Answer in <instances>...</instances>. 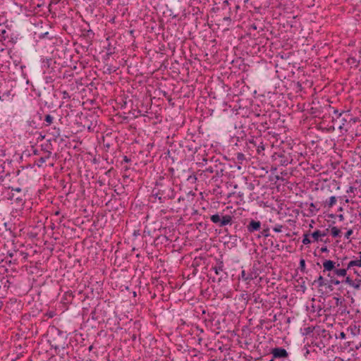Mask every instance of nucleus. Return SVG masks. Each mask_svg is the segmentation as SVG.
Instances as JSON below:
<instances>
[{
    "label": "nucleus",
    "mask_w": 361,
    "mask_h": 361,
    "mask_svg": "<svg viewBox=\"0 0 361 361\" xmlns=\"http://www.w3.org/2000/svg\"><path fill=\"white\" fill-rule=\"evenodd\" d=\"M197 164L202 168L197 171L199 177L207 178V173H214L212 178L214 181L224 176L226 169L225 164L214 156L209 159L204 158L202 162L197 163Z\"/></svg>",
    "instance_id": "f257e3e1"
},
{
    "label": "nucleus",
    "mask_w": 361,
    "mask_h": 361,
    "mask_svg": "<svg viewBox=\"0 0 361 361\" xmlns=\"http://www.w3.org/2000/svg\"><path fill=\"white\" fill-rule=\"evenodd\" d=\"M152 195L157 197L161 203H164L166 200L174 199L176 192L173 183L170 180L164 181V178H162L159 181H157L152 190Z\"/></svg>",
    "instance_id": "f03ea898"
},
{
    "label": "nucleus",
    "mask_w": 361,
    "mask_h": 361,
    "mask_svg": "<svg viewBox=\"0 0 361 361\" xmlns=\"http://www.w3.org/2000/svg\"><path fill=\"white\" fill-rule=\"evenodd\" d=\"M57 336L54 337L50 341L51 348H54L57 352V354L60 355L61 357H64L65 355H68V352L66 351V348H68V337L67 335L57 329Z\"/></svg>",
    "instance_id": "7ed1b4c3"
},
{
    "label": "nucleus",
    "mask_w": 361,
    "mask_h": 361,
    "mask_svg": "<svg viewBox=\"0 0 361 361\" xmlns=\"http://www.w3.org/2000/svg\"><path fill=\"white\" fill-rule=\"evenodd\" d=\"M10 177V173H6L5 176H0V185L4 188V190L6 192H8V195H4V192H2L0 194V201L1 200H13L14 199L13 193L11 192V191L21 192L20 188H13L8 183H6V180Z\"/></svg>",
    "instance_id": "20e7f679"
},
{
    "label": "nucleus",
    "mask_w": 361,
    "mask_h": 361,
    "mask_svg": "<svg viewBox=\"0 0 361 361\" xmlns=\"http://www.w3.org/2000/svg\"><path fill=\"white\" fill-rule=\"evenodd\" d=\"M240 9V6L235 3L234 0H225L222 4V10L228 15L224 17V20H231L232 18H235L237 12Z\"/></svg>",
    "instance_id": "39448f33"
},
{
    "label": "nucleus",
    "mask_w": 361,
    "mask_h": 361,
    "mask_svg": "<svg viewBox=\"0 0 361 361\" xmlns=\"http://www.w3.org/2000/svg\"><path fill=\"white\" fill-rule=\"evenodd\" d=\"M271 159L276 166H286L293 161L290 154L285 151L274 152L271 156Z\"/></svg>",
    "instance_id": "423d86ee"
},
{
    "label": "nucleus",
    "mask_w": 361,
    "mask_h": 361,
    "mask_svg": "<svg viewBox=\"0 0 361 361\" xmlns=\"http://www.w3.org/2000/svg\"><path fill=\"white\" fill-rule=\"evenodd\" d=\"M233 216L228 214L216 213L210 216V220L219 227H224L227 225H231L233 223Z\"/></svg>",
    "instance_id": "0eeeda50"
},
{
    "label": "nucleus",
    "mask_w": 361,
    "mask_h": 361,
    "mask_svg": "<svg viewBox=\"0 0 361 361\" xmlns=\"http://www.w3.org/2000/svg\"><path fill=\"white\" fill-rule=\"evenodd\" d=\"M271 353L273 355V358H286L288 356V353L286 349L283 348H273L271 351Z\"/></svg>",
    "instance_id": "6e6552de"
},
{
    "label": "nucleus",
    "mask_w": 361,
    "mask_h": 361,
    "mask_svg": "<svg viewBox=\"0 0 361 361\" xmlns=\"http://www.w3.org/2000/svg\"><path fill=\"white\" fill-rule=\"evenodd\" d=\"M262 224L259 221L251 219L248 224L246 226L247 231L249 233H254L261 229Z\"/></svg>",
    "instance_id": "1a4fd4ad"
},
{
    "label": "nucleus",
    "mask_w": 361,
    "mask_h": 361,
    "mask_svg": "<svg viewBox=\"0 0 361 361\" xmlns=\"http://www.w3.org/2000/svg\"><path fill=\"white\" fill-rule=\"evenodd\" d=\"M258 276V274L255 271H251L250 272H246L245 270L241 271V279L243 281L247 282V283L256 279Z\"/></svg>",
    "instance_id": "9d476101"
},
{
    "label": "nucleus",
    "mask_w": 361,
    "mask_h": 361,
    "mask_svg": "<svg viewBox=\"0 0 361 361\" xmlns=\"http://www.w3.org/2000/svg\"><path fill=\"white\" fill-rule=\"evenodd\" d=\"M340 266L339 264H337L336 266V262L330 260V259H326L323 262V267L324 270L323 272L325 273L326 271H329V273H331V271H334L336 267H338Z\"/></svg>",
    "instance_id": "9b49d317"
},
{
    "label": "nucleus",
    "mask_w": 361,
    "mask_h": 361,
    "mask_svg": "<svg viewBox=\"0 0 361 361\" xmlns=\"http://www.w3.org/2000/svg\"><path fill=\"white\" fill-rule=\"evenodd\" d=\"M329 232V228H326L325 231L316 230L312 234L311 236L313 238V241L318 242L320 238H323V237L326 236Z\"/></svg>",
    "instance_id": "f8f14e48"
},
{
    "label": "nucleus",
    "mask_w": 361,
    "mask_h": 361,
    "mask_svg": "<svg viewBox=\"0 0 361 361\" xmlns=\"http://www.w3.org/2000/svg\"><path fill=\"white\" fill-rule=\"evenodd\" d=\"M224 261L222 259V257L221 258H216V265L214 267H212V269L214 271L215 274L216 275H219L221 271H223L224 270Z\"/></svg>",
    "instance_id": "ddd939ff"
},
{
    "label": "nucleus",
    "mask_w": 361,
    "mask_h": 361,
    "mask_svg": "<svg viewBox=\"0 0 361 361\" xmlns=\"http://www.w3.org/2000/svg\"><path fill=\"white\" fill-rule=\"evenodd\" d=\"M55 64L56 61H53L51 59H43L42 61V68L44 70V71H49V69L51 68L53 69V67L51 66L52 64Z\"/></svg>",
    "instance_id": "4468645a"
},
{
    "label": "nucleus",
    "mask_w": 361,
    "mask_h": 361,
    "mask_svg": "<svg viewBox=\"0 0 361 361\" xmlns=\"http://www.w3.org/2000/svg\"><path fill=\"white\" fill-rule=\"evenodd\" d=\"M327 276L330 278V279L328 281V288L331 290H333V285L338 286L342 283V281H341L336 279L334 277V275H331V273H328Z\"/></svg>",
    "instance_id": "2eb2a0df"
},
{
    "label": "nucleus",
    "mask_w": 361,
    "mask_h": 361,
    "mask_svg": "<svg viewBox=\"0 0 361 361\" xmlns=\"http://www.w3.org/2000/svg\"><path fill=\"white\" fill-rule=\"evenodd\" d=\"M347 333L352 335L353 337L359 335L360 334V326H357L356 324H350L347 328Z\"/></svg>",
    "instance_id": "dca6fc26"
},
{
    "label": "nucleus",
    "mask_w": 361,
    "mask_h": 361,
    "mask_svg": "<svg viewBox=\"0 0 361 361\" xmlns=\"http://www.w3.org/2000/svg\"><path fill=\"white\" fill-rule=\"evenodd\" d=\"M312 284L313 285L317 284L318 287H322V286H325L328 288V281H326V280L321 275L317 278V279L314 281Z\"/></svg>",
    "instance_id": "f3484780"
},
{
    "label": "nucleus",
    "mask_w": 361,
    "mask_h": 361,
    "mask_svg": "<svg viewBox=\"0 0 361 361\" xmlns=\"http://www.w3.org/2000/svg\"><path fill=\"white\" fill-rule=\"evenodd\" d=\"M319 336L321 338H322L325 341H329L331 338L332 336L329 331L323 329L321 333L319 334Z\"/></svg>",
    "instance_id": "a211bd4d"
},
{
    "label": "nucleus",
    "mask_w": 361,
    "mask_h": 361,
    "mask_svg": "<svg viewBox=\"0 0 361 361\" xmlns=\"http://www.w3.org/2000/svg\"><path fill=\"white\" fill-rule=\"evenodd\" d=\"M347 268L346 269H338V267H336L334 275H336L338 276H345L347 274Z\"/></svg>",
    "instance_id": "6ab92c4d"
},
{
    "label": "nucleus",
    "mask_w": 361,
    "mask_h": 361,
    "mask_svg": "<svg viewBox=\"0 0 361 361\" xmlns=\"http://www.w3.org/2000/svg\"><path fill=\"white\" fill-rule=\"evenodd\" d=\"M263 30V27L260 25V23H252L249 25L248 30L251 32V30Z\"/></svg>",
    "instance_id": "aec40b11"
},
{
    "label": "nucleus",
    "mask_w": 361,
    "mask_h": 361,
    "mask_svg": "<svg viewBox=\"0 0 361 361\" xmlns=\"http://www.w3.org/2000/svg\"><path fill=\"white\" fill-rule=\"evenodd\" d=\"M53 121H54V117L52 116H51L50 114H47L44 116V125L45 126H49L53 123Z\"/></svg>",
    "instance_id": "412c9836"
},
{
    "label": "nucleus",
    "mask_w": 361,
    "mask_h": 361,
    "mask_svg": "<svg viewBox=\"0 0 361 361\" xmlns=\"http://www.w3.org/2000/svg\"><path fill=\"white\" fill-rule=\"evenodd\" d=\"M49 157V154L45 156V157H39V159H36L35 161V164L40 167L42 166V164L46 161V160Z\"/></svg>",
    "instance_id": "4be33fe9"
},
{
    "label": "nucleus",
    "mask_w": 361,
    "mask_h": 361,
    "mask_svg": "<svg viewBox=\"0 0 361 361\" xmlns=\"http://www.w3.org/2000/svg\"><path fill=\"white\" fill-rule=\"evenodd\" d=\"M336 197L331 196L329 197V200L326 201L325 206H327L329 208L332 207L336 204Z\"/></svg>",
    "instance_id": "5701e85b"
},
{
    "label": "nucleus",
    "mask_w": 361,
    "mask_h": 361,
    "mask_svg": "<svg viewBox=\"0 0 361 361\" xmlns=\"http://www.w3.org/2000/svg\"><path fill=\"white\" fill-rule=\"evenodd\" d=\"M331 234L334 238L341 237V230L336 226L331 228Z\"/></svg>",
    "instance_id": "b1692460"
},
{
    "label": "nucleus",
    "mask_w": 361,
    "mask_h": 361,
    "mask_svg": "<svg viewBox=\"0 0 361 361\" xmlns=\"http://www.w3.org/2000/svg\"><path fill=\"white\" fill-rule=\"evenodd\" d=\"M355 266L361 267V262H360L359 259L351 260L348 264L347 269H350L351 267Z\"/></svg>",
    "instance_id": "393cba45"
},
{
    "label": "nucleus",
    "mask_w": 361,
    "mask_h": 361,
    "mask_svg": "<svg viewBox=\"0 0 361 361\" xmlns=\"http://www.w3.org/2000/svg\"><path fill=\"white\" fill-rule=\"evenodd\" d=\"M347 62L351 66L357 67L360 63V60H357L355 57L350 56L348 59Z\"/></svg>",
    "instance_id": "a878e982"
},
{
    "label": "nucleus",
    "mask_w": 361,
    "mask_h": 361,
    "mask_svg": "<svg viewBox=\"0 0 361 361\" xmlns=\"http://www.w3.org/2000/svg\"><path fill=\"white\" fill-rule=\"evenodd\" d=\"M250 143L252 144L254 147H257V151L258 154H260L262 151L264 150V147L262 145V142H261L259 145L257 146L256 142L254 141L253 140H250Z\"/></svg>",
    "instance_id": "bb28decb"
},
{
    "label": "nucleus",
    "mask_w": 361,
    "mask_h": 361,
    "mask_svg": "<svg viewBox=\"0 0 361 361\" xmlns=\"http://www.w3.org/2000/svg\"><path fill=\"white\" fill-rule=\"evenodd\" d=\"M267 121H262L259 125H258L256 128L259 132L265 131L269 127L267 126Z\"/></svg>",
    "instance_id": "cd10ccee"
},
{
    "label": "nucleus",
    "mask_w": 361,
    "mask_h": 361,
    "mask_svg": "<svg viewBox=\"0 0 361 361\" xmlns=\"http://www.w3.org/2000/svg\"><path fill=\"white\" fill-rule=\"evenodd\" d=\"M360 286H361V280L359 279H356L353 281L351 287L354 288L355 289L358 290L360 288Z\"/></svg>",
    "instance_id": "c85d7f7f"
},
{
    "label": "nucleus",
    "mask_w": 361,
    "mask_h": 361,
    "mask_svg": "<svg viewBox=\"0 0 361 361\" xmlns=\"http://www.w3.org/2000/svg\"><path fill=\"white\" fill-rule=\"evenodd\" d=\"M2 97L4 98L5 101H11L12 99L11 91L8 90L3 93Z\"/></svg>",
    "instance_id": "c756f323"
},
{
    "label": "nucleus",
    "mask_w": 361,
    "mask_h": 361,
    "mask_svg": "<svg viewBox=\"0 0 361 361\" xmlns=\"http://www.w3.org/2000/svg\"><path fill=\"white\" fill-rule=\"evenodd\" d=\"M197 176H199V175L197 173V171L195 172V173H193L192 175H190L187 180L192 183H194L196 182L197 179Z\"/></svg>",
    "instance_id": "7c9ffc66"
},
{
    "label": "nucleus",
    "mask_w": 361,
    "mask_h": 361,
    "mask_svg": "<svg viewBox=\"0 0 361 361\" xmlns=\"http://www.w3.org/2000/svg\"><path fill=\"white\" fill-rule=\"evenodd\" d=\"M312 241L310 239V234L305 233L303 235L302 243L304 245L310 244Z\"/></svg>",
    "instance_id": "2f4dec72"
},
{
    "label": "nucleus",
    "mask_w": 361,
    "mask_h": 361,
    "mask_svg": "<svg viewBox=\"0 0 361 361\" xmlns=\"http://www.w3.org/2000/svg\"><path fill=\"white\" fill-rule=\"evenodd\" d=\"M309 211H310V214L312 215H313V214H315V213L319 211V209L316 208L315 204L313 202H312L310 204Z\"/></svg>",
    "instance_id": "473e14b6"
},
{
    "label": "nucleus",
    "mask_w": 361,
    "mask_h": 361,
    "mask_svg": "<svg viewBox=\"0 0 361 361\" xmlns=\"http://www.w3.org/2000/svg\"><path fill=\"white\" fill-rule=\"evenodd\" d=\"M236 159L240 164H242V161L245 159V156L243 153L238 152L236 154Z\"/></svg>",
    "instance_id": "72a5a7b5"
},
{
    "label": "nucleus",
    "mask_w": 361,
    "mask_h": 361,
    "mask_svg": "<svg viewBox=\"0 0 361 361\" xmlns=\"http://www.w3.org/2000/svg\"><path fill=\"white\" fill-rule=\"evenodd\" d=\"M62 99L65 100H68L71 99V95L66 90H61Z\"/></svg>",
    "instance_id": "f704fd0d"
},
{
    "label": "nucleus",
    "mask_w": 361,
    "mask_h": 361,
    "mask_svg": "<svg viewBox=\"0 0 361 361\" xmlns=\"http://www.w3.org/2000/svg\"><path fill=\"white\" fill-rule=\"evenodd\" d=\"M65 299L68 302H71V300L73 298V295L72 292H66L64 295Z\"/></svg>",
    "instance_id": "c9c22d12"
},
{
    "label": "nucleus",
    "mask_w": 361,
    "mask_h": 361,
    "mask_svg": "<svg viewBox=\"0 0 361 361\" xmlns=\"http://www.w3.org/2000/svg\"><path fill=\"white\" fill-rule=\"evenodd\" d=\"M73 73L72 72V71H66L63 74V78H73Z\"/></svg>",
    "instance_id": "e433bc0d"
},
{
    "label": "nucleus",
    "mask_w": 361,
    "mask_h": 361,
    "mask_svg": "<svg viewBox=\"0 0 361 361\" xmlns=\"http://www.w3.org/2000/svg\"><path fill=\"white\" fill-rule=\"evenodd\" d=\"M299 269L302 272H305V261L304 259H300Z\"/></svg>",
    "instance_id": "4c0bfd02"
},
{
    "label": "nucleus",
    "mask_w": 361,
    "mask_h": 361,
    "mask_svg": "<svg viewBox=\"0 0 361 361\" xmlns=\"http://www.w3.org/2000/svg\"><path fill=\"white\" fill-rule=\"evenodd\" d=\"M353 281V280L350 276H347L344 280L342 281V283H345L348 284L350 286H351Z\"/></svg>",
    "instance_id": "58836bf2"
},
{
    "label": "nucleus",
    "mask_w": 361,
    "mask_h": 361,
    "mask_svg": "<svg viewBox=\"0 0 361 361\" xmlns=\"http://www.w3.org/2000/svg\"><path fill=\"white\" fill-rule=\"evenodd\" d=\"M261 234L262 236L264 237H268L270 235V233H269V228H264L263 229V231L261 232Z\"/></svg>",
    "instance_id": "ea45409f"
},
{
    "label": "nucleus",
    "mask_w": 361,
    "mask_h": 361,
    "mask_svg": "<svg viewBox=\"0 0 361 361\" xmlns=\"http://www.w3.org/2000/svg\"><path fill=\"white\" fill-rule=\"evenodd\" d=\"M282 228H283V226L282 225H280V224H277L276 225L274 228H273V230L276 232V233H280L282 231Z\"/></svg>",
    "instance_id": "a19ab883"
},
{
    "label": "nucleus",
    "mask_w": 361,
    "mask_h": 361,
    "mask_svg": "<svg viewBox=\"0 0 361 361\" xmlns=\"http://www.w3.org/2000/svg\"><path fill=\"white\" fill-rule=\"evenodd\" d=\"M14 200H15V202L16 203L19 204L20 206L23 205L24 201L21 197H17Z\"/></svg>",
    "instance_id": "79ce46f5"
},
{
    "label": "nucleus",
    "mask_w": 361,
    "mask_h": 361,
    "mask_svg": "<svg viewBox=\"0 0 361 361\" xmlns=\"http://www.w3.org/2000/svg\"><path fill=\"white\" fill-rule=\"evenodd\" d=\"M353 231L352 229H349L345 233V238L349 239L353 234Z\"/></svg>",
    "instance_id": "37998d69"
},
{
    "label": "nucleus",
    "mask_w": 361,
    "mask_h": 361,
    "mask_svg": "<svg viewBox=\"0 0 361 361\" xmlns=\"http://www.w3.org/2000/svg\"><path fill=\"white\" fill-rule=\"evenodd\" d=\"M335 336L336 338L344 339L346 338V334L344 332H341L338 336L335 334Z\"/></svg>",
    "instance_id": "c03bdc74"
},
{
    "label": "nucleus",
    "mask_w": 361,
    "mask_h": 361,
    "mask_svg": "<svg viewBox=\"0 0 361 361\" xmlns=\"http://www.w3.org/2000/svg\"><path fill=\"white\" fill-rule=\"evenodd\" d=\"M335 299L336 306H342V305L343 304V301L338 298H335Z\"/></svg>",
    "instance_id": "a18cd8bd"
},
{
    "label": "nucleus",
    "mask_w": 361,
    "mask_h": 361,
    "mask_svg": "<svg viewBox=\"0 0 361 361\" xmlns=\"http://www.w3.org/2000/svg\"><path fill=\"white\" fill-rule=\"evenodd\" d=\"M346 306L345 304H343L342 306H340L339 311L341 314L345 312Z\"/></svg>",
    "instance_id": "49530a36"
},
{
    "label": "nucleus",
    "mask_w": 361,
    "mask_h": 361,
    "mask_svg": "<svg viewBox=\"0 0 361 361\" xmlns=\"http://www.w3.org/2000/svg\"><path fill=\"white\" fill-rule=\"evenodd\" d=\"M123 161H124L126 163H128L130 161V159L128 158L127 156H124L123 159Z\"/></svg>",
    "instance_id": "de8ad7c7"
},
{
    "label": "nucleus",
    "mask_w": 361,
    "mask_h": 361,
    "mask_svg": "<svg viewBox=\"0 0 361 361\" xmlns=\"http://www.w3.org/2000/svg\"><path fill=\"white\" fill-rule=\"evenodd\" d=\"M93 35H94V33L91 30L87 31V37H90V36H93Z\"/></svg>",
    "instance_id": "09e8293b"
},
{
    "label": "nucleus",
    "mask_w": 361,
    "mask_h": 361,
    "mask_svg": "<svg viewBox=\"0 0 361 361\" xmlns=\"http://www.w3.org/2000/svg\"><path fill=\"white\" fill-rule=\"evenodd\" d=\"M320 251L322 252H329V250H328L327 247L325 246V247H322L321 248Z\"/></svg>",
    "instance_id": "8fccbe9b"
},
{
    "label": "nucleus",
    "mask_w": 361,
    "mask_h": 361,
    "mask_svg": "<svg viewBox=\"0 0 361 361\" xmlns=\"http://www.w3.org/2000/svg\"><path fill=\"white\" fill-rule=\"evenodd\" d=\"M319 241L323 242V243H329V240L328 239H323V238H320V239L319 240Z\"/></svg>",
    "instance_id": "3c124183"
},
{
    "label": "nucleus",
    "mask_w": 361,
    "mask_h": 361,
    "mask_svg": "<svg viewBox=\"0 0 361 361\" xmlns=\"http://www.w3.org/2000/svg\"><path fill=\"white\" fill-rule=\"evenodd\" d=\"M338 216L340 221H343L344 219V216L343 214H339Z\"/></svg>",
    "instance_id": "603ef678"
},
{
    "label": "nucleus",
    "mask_w": 361,
    "mask_h": 361,
    "mask_svg": "<svg viewBox=\"0 0 361 361\" xmlns=\"http://www.w3.org/2000/svg\"><path fill=\"white\" fill-rule=\"evenodd\" d=\"M312 329L311 327H307V334L312 332Z\"/></svg>",
    "instance_id": "864d4df0"
},
{
    "label": "nucleus",
    "mask_w": 361,
    "mask_h": 361,
    "mask_svg": "<svg viewBox=\"0 0 361 361\" xmlns=\"http://www.w3.org/2000/svg\"><path fill=\"white\" fill-rule=\"evenodd\" d=\"M4 167L3 166V165H2V164H0V172H1H1H4Z\"/></svg>",
    "instance_id": "5fc2aeb1"
},
{
    "label": "nucleus",
    "mask_w": 361,
    "mask_h": 361,
    "mask_svg": "<svg viewBox=\"0 0 361 361\" xmlns=\"http://www.w3.org/2000/svg\"><path fill=\"white\" fill-rule=\"evenodd\" d=\"M2 192H4V195H8V192H6L5 191V190H4V187H2V191L1 192V193Z\"/></svg>",
    "instance_id": "6e6d98bb"
},
{
    "label": "nucleus",
    "mask_w": 361,
    "mask_h": 361,
    "mask_svg": "<svg viewBox=\"0 0 361 361\" xmlns=\"http://www.w3.org/2000/svg\"><path fill=\"white\" fill-rule=\"evenodd\" d=\"M276 320H277L276 314H274V317H273L272 322H276Z\"/></svg>",
    "instance_id": "4d7b16f0"
},
{
    "label": "nucleus",
    "mask_w": 361,
    "mask_h": 361,
    "mask_svg": "<svg viewBox=\"0 0 361 361\" xmlns=\"http://www.w3.org/2000/svg\"><path fill=\"white\" fill-rule=\"evenodd\" d=\"M353 272H354V274H357V276H360V274L358 273V271L356 269H354Z\"/></svg>",
    "instance_id": "13d9d810"
},
{
    "label": "nucleus",
    "mask_w": 361,
    "mask_h": 361,
    "mask_svg": "<svg viewBox=\"0 0 361 361\" xmlns=\"http://www.w3.org/2000/svg\"><path fill=\"white\" fill-rule=\"evenodd\" d=\"M56 137H59L60 136V133L59 132V130H57L56 132V135H55Z\"/></svg>",
    "instance_id": "bf43d9fd"
},
{
    "label": "nucleus",
    "mask_w": 361,
    "mask_h": 361,
    "mask_svg": "<svg viewBox=\"0 0 361 361\" xmlns=\"http://www.w3.org/2000/svg\"><path fill=\"white\" fill-rule=\"evenodd\" d=\"M359 261L361 262V251L359 252Z\"/></svg>",
    "instance_id": "052dcab7"
},
{
    "label": "nucleus",
    "mask_w": 361,
    "mask_h": 361,
    "mask_svg": "<svg viewBox=\"0 0 361 361\" xmlns=\"http://www.w3.org/2000/svg\"><path fill=\"white\" fill-rule=\"evenodd\" d=\"M0 101H5L4 98L2 97V95H0Z\"/></svg>",
    "instance_id": "680f3d73"
},
{
    "label": "nucleus",
    "mask_w": 361,
    "mask_h": 361,
    "mask_svg": "<svg viewBox=\"0 0 361 361\" xmlns=\"http://www.w3.org/2000/svg\"><path fill=\"white\" fill-rule=\"evenodd\" d=\"M92 348H93V346H92V345H90V346L89 347V350H90H90H92Z\"/></svg>",
    "instance_id": "e2e57ef3"
},
{
    "label": "nucleus",
    "mask_w": 361,
    "mask_h": 361,
    "mask_svg": "<svg viewBox=\"0 0 361 361\" xmlns=\"http://www.w3.org/2000/svg\"><path fill=\"white\" fill-rule=\"evenodd\" d=\"M359 159H360V161L361 162V154L359 155Z\"/></svg>",
    "instance_id": "0e129e2a"
},
{
    "label": "nucleus",
    "mask_w": 361,
    "mask_h": 361,
    "mask_svg": "<svg viewBox=\"0 0 361 361\" xmlns=\"http://www.w3.org/2000/svg\"><path fill=\"white\" fill-rule=\"evenodd\" d=\"M239 138H240L239 137H236V141L237 142L239 141Z\"/></svg>",
    "instance_id": "69168bd1"
},
{
    "label": "nucleus",
    "mask_w": 361,
    "mask_h": 361,
    "mask_svg": "<svg viewBox=\"0 0 361 361\" xmlns=\"http://www.w3.org/2000/svg\"><path fill=\"white\" fill-rule=\"evenodd\" d=\"M180 200H182V198L179 197L178 198V202H180Z\"/></svg>",
    "instance_id": "338daca9"
},
{
    "label": "nucleus",
    "mask_w": 361,
    "mask_h": 361,
    "mask_svg": "<svg viewBox=\"0 0 361 361\" xmlns=\"http://www.w3.org/2000/svg\"><path fill=\"white\" fill-rule=\"evenodd\" d=\"M269 361H274V358H272L271 360H270Z\"/></svg>",
    "instance_id": "774afa93"
}]
</instances>
